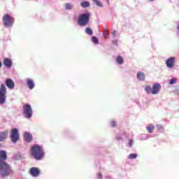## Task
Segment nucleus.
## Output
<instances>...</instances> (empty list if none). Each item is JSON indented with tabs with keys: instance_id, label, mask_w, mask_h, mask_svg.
I'll list each match as a JSON object with an SVG mask.
<instances>
[{
	"instance_id": "4c0bfd02",
	"label": "nucleus",
	"mask_w": 179,
	"mask_h": 179,
	"mask_svg": "<svg viewBox=\"0 0 179 179\" xmlns=\"http://www.w3.org/2000/svg\"><path fill=\"white\" fill-rule=\"evenodd\" d=\"M150 2H153V1H155V0H150Z\"/></svg>"
},
{
	"instance_id": "58836bf2",
	"label": "nucleus",
	"mask_w": 179,
	"mask_h": 179,
	"mask_svg": "<svg viewBox=\"0 0 179 179\" xmlns=\"http://www.w3.org/2000/svg\"><path fill=\"white\" fill-rule=\"evenodd\" d=\"M178 5H179V0H178Z\"/></svg>"
},
{
	"instance_id": "2eb2a0df",
	"label": "nucleus",
	"mask_w": 179,
	"mask_h": 179,
	"mask_svg": "<svg viewBox=\"0 0 179 179\" xmlns=\"http://www.w3.org/2000/svg\"><path fill=\"white\" fill-rule=\"evenodd\" d=\"M24 139L26 142H31L33 141V136L31 133L26 131L24 133Z\"/></svg>"
},
{
	"instance_id": "aec40b11",
	"label": "nucleus",
	"mask_w": 179,
	"mask_h": 179,
	"mask_svg": "<svg viewBox=\"0 0 179 179\" xmlns=\"http://www.w3.org/2000/svg\"><path fill=\"white\" fill-rule=\"evenodd\" d=\"M14 159L15 160H22V159H24V155L22 154L21 152H18L15 155Z\"/></svg>"
},
{
	"instance_id": "dca6fc26",
	"label": "nucleus",
	"mask_w": 179,
	"mask_h": 179,
	"mask_svg": "<svg viewBox=\"0 0 179 179\" xmlns=\"http://www.w3.org/2000/svg\"><path fill=\"white\" fill-rule=\"evenodd\" d=\"M64 8L65 10H73L75 5L73 3L68 2L64 4Z\"/></svg>"
},
{
	"instance_id": "39448f33",
	"label": "nucleus",
	"mask_w": 179,
	"mask_h": 179,
	"mask_svg": "<svg viewBox=\"0 0 179 179\" xmlns=\"http://www.w3.org/2000/svg\"><path fill=\"white\" fill-rule=\"evenodd\" d=\"M23 115L27 120H30L33 117V109L31 108V105L26 103L22 106Z\"/></svg>"
},
{
	"instance_id": "393cba45",
	"label": "nucleus",
	"mask_w": 179,
	"mask_h": 179,
	"mask_svg": "<svg viewBox=\"0 0 179 179\" xmlns=\"http://www.w3.org/2000/svg\"><path fill=\"white\" fill-rule=\"evenodd\" d=\"M138 157V154L136 153H131L128 156L129 160H134V159H136Z\"/></svg>"
},
{
	"instance_id": "a211bd4d",
	"label": "nucleus",
	"mask_w": 179,
	"mask_h": 179,
	"mask_svg": "<svg viewBox=\"0 0 179 179\" xmlns=\"http://www.w3.org/2000/svg\"><path fill=\"white\" fill-rule=\"evenodd\" d=\"M127 136L126 133H121L120 134L116 136V139L118 141V142H121L124 141V139H127Z\"/></svg>"
},
{
	"instance_id": "f704fd0d",
	"label": "nucleus",
	"mask_w": 179,
	"mask_h": 179,
	"mask_svg": "<svg viewBox=\"0 0 179 179\" xmlns=\"http://www.w3.org/2000/svg\"><path fill=\"white\" fill-rule=\"evenodd\" d=\"M112 35L113 36V37H117V31H113L112 32Z\"/></svg>"
},
{
	"instance_id": "0eeeda50",
	"label": "nucleus",
	"mask_w": 179,
	"mask_h": 179,
	"mask_svg": "<svg viewBox=\"0 0 179 179\" xmlns=\"http://www.w3.org/2000/svg\"><path fill=\"white\" fill-rule=\"evenodd\" d=\"M13 18L8 14H6L3 17V24L4 27H12L13 26Z\"/></svg>"
},
{
	"instance_id": "f03ea898",
	"label": "nucleus",
	"mask_w": 179,
	"mask_h": 179,
	"mask_svg": "<svg viewBox=\"0 0 179 179\" xmlns=\"http://www.w3.org/2000/svg\"><path fill=\"white\" fill-rule=\"evenodd\" d=\"M31 156L38 162H41V160H44L45 157V150H44V148L43 145H40L38 144H34L30 150Z\"/></svg>"
},
{
	"instance_id": "20e7f679",
	"label": "nucleus",
	"mask_w": 179,
	"mask_h": 179,
	"mask_svg": "<svg viewBox=\"0 0 179 179\" xmlns=\"http://www.w3.org/2000/svg\"><path fill=\"white\" fill-rule=\"evenodd\" d=\"M144 90L148 94H158L160 92V90H162V85L157 83L153 85L152 87L150 85H146Z\"/></svg>"
},
{
	"instance_id": "f3484780",
	"label": "nucleus",
	"mask_w": 179,
	"mask_h": 179,
	"mask_svg": "<svg viewBox=\"0 0 179 179\" xmlns=\"http://www.w3.org/2000/svg\"><path fill=\"white\" fill-rule=\"evenodd\" d=\"M8 139V130L0 132V142H3Z\"/></svg>"
},
{
	"instance_id": "6ab92c4d",
	"label": "nucleus",
	"mask_w": 179,
	"mask_h": 179,
	"mask_svg": "<svg viewBox=\"0 0 179 179\" xmlns=\"http://www.w3.org/2000/svg\"><path fill=\"white\" fill-rule=\"evenodd\" d=\"M80 6L82 8H84V9H86V8L90 7V2L87 1H83L80 3Z\"/></svg>"
},
{
	"instance_id": "473e14b6",
	"label": "nucleus",
	"mask_w": 179,
	"mask_h": 179,
	"mask_svg": "<svg viewBox=\"0 0 179 179\" xmlns=\"http://www.w3.org/2000/svg\"><path fill=\"white\" fill-rule=\"evenodd\" d=\"M115 125H117V122L115 120L110 122V127H115Z\"/></svg>"
},
{
	"instance_id": "423d86ee",
	"label": "nucleus",
	"mask_w": 179,
	"mask_h": 179,
	"mask_svg": "<svg viewBox=\"0 0 179 179\" xmlns=\"http://www.w3.org/2000/svg\"><path fill=\"white\" fill-rule=\"evenodd\" d=\"M6 85L5 84H1L0 85V104H5L6 103Z\"/></svg>"
},
{
	"instance_id": "1a4fd4ad",
	"label": "nucleus",
	"mask_w": 179,
	"mask_h": 179,
	"mask_svg": "<svg viewBox=\"0 0 179 179\" xmlns=\"http://www.w3.org/2000/svg\"><path fill=\"white\" fill-rule=\"evenodd\" d=\"M165 64L169 69H173V68L176 66V57H171L168 58L165 62Z\"/></svg>"
},
{
	"instance_id": "f8f14e48",
	"label": "nucleus",
	"mask_w": 179,
	"mask_h": 179,
	"mask_svg": "<svg viewBox=\"0 0 179 179\" xmlns=\"http://www.w3.org/2000/svg\"><path fill=\"white\" fill-rule=\"evenodd\" d=\"M26 83L29 90H33V89L36 87V83H34V80H33L31 78H27Z\"/></svg>"
},
{
	"instance_id": "f257e3e1",
	"label": "nucleus",
	"mask_w": 179,
	"mask_h": 179,
	"mask_svg": "<svg viewBox=\"0 0 179 179\" xmlns=\"http://www.w3.org/2000/svg\"><path fill=\"white\" fill-rule=\"evenodd\" d=\"M8 159L6 151L0 150V178H6L13 173L12 167L9 166L5 161Z\"/></svg>"
},
{
	"instance_id": "5701e85b",
	"label": "nucleus",
	"mask_w": 179,
	"mask_h": 179,
	"mask_svg": "<svg viewBox=\"0 0 179 179\" xmlns=\"http://www.w3.org/2000/svg\"><path fill=\"white\" fill-rule=\"evenodd\" d=\"M85 32L88 36H92L93 35V29H92V28H90V27L85 28Z\"/></svg>"
},
{
	"instance_id": "72a5a7b5",
	"label": "nucleus",
	"mask_w": 179,
	"mask_h": 179,
	"mask_svg": "<svg viewBox=\"0 0 179 179\" xmlns=\"http://www.w3.org/2000/svg\"><path fill=\"white\" fill-rule=\"evenodd\" d=\"M157 128L158 129H163V126L162 124H157Z\"/></svg>"
},
{
	"instance_id": "4468645a",
	"label": "nucleus",
	"mask_w": 179,
	"mask_h": 179,
	"mask_svg": "<svg viewBox=\"0 0 179 179\" xmlns=\"http://www.w3.org/2000/svg\"><path fill=\"white\" fill-rule=\"evenodd\" d=\"M136 78L140 82H144L145 79H146V75L143 71H138Z\"/></svg>"
},
{
	"instance_id": "c9c22d12",
	"label": "nucleus",
	"mask_w": 179,
	"mask_h": 179,
	"mask_svg": "<svg viewBox=\"0 0 179 179\" xmlns=\"http://www.w3.org/2000/svg\"><path fill=\"white\" fill-rule=\"evenodd\" d=\"M176 33H177V35L179 37V24H178V27H177V31H176Z\"/></svg>"
},
{
	"instance_id": "412c9836",
	"label": "nucleus",
	"mask_w": 179,
	"mask_h": 179,
	"mask_svg": "<svg viewBox=\"0 0 179 179\" xmlns=\"http://www.w3.org/2000/svg\"><path fill=\"white\" fill-rule=\"evenodd\" d=\"M147 131H148V134H153V131H155V126L153 124L148 125Z\"/></svg>"
},
{
	"instance_id": "c85d7f7f",
	"label": "nucleus",
	"mask_w": 179,
	"mask_h": 179,
	"mask_svg": "<svg viewBox=\"0 0 179 179\" xmlns=\"http://www.w3.org/2000/svg\"><path fill=\"white\" fill-rule=\"evenodd\" d=\"M177 83V78H171L169 80V85H176Z\"/></svg>"
},
{
	"instance_id": "a878e982",
	"label": "nucleus",
	"mask_w": 179,
	"mask_h": 179,
	"mask_svg": "<svg viewBox=\"0 0 179 179\" xmlns=\"http://www.w3.org/2000/svg\"><path fill=\"white\" fill-rule=\"evenodd\" d=\"M147 139H149V135L141 134V136L140 137V141H147Z\"/></svg>"
},
{
	"instance_id": "4be33fe9",
	"label": "nucleus",
	"mask_w": 179,
	"mask_h": 179,
	"mask_svg": "<svg viewBox=\"0 0 179 179\" xmlns=\"http://www.w3.org/2000/svg\"><path fill=\"white\" fill-rule=\"evenodd\" d=\"M116 62L119 65H122V64H124V59L121 56H117L116 58Z\"/></svg>"
},
{
	"instance_id": "c756f323",
	"label": "nucleus",
	"mask_w": 179,
	"mask_h": 179,
	"mask_svg": "<svg viewBox=\"0 0 179 179\" xmlns=\"http://www.w3.org/2000/svg\"><path fill=\"white\" fill-rule=\"evenodd\" d=\"M108 34H110V31L108 29H104L103 32V37H108Z\"/></svg>"
},
{
	"instance_id": "7ed1b4c3",
	"label": "nucleus",
	"mask_w": 179,
	"mask_h": 179,
	"mask_svg": "<svg viewBox=\"0 0 179 179\" xmlns=\"http://www.w3.org/2000/svg\"><path fill=\"white\" fill-rule=\"evenodd\" d=\"M90 13H83L78 15L77 24L80 27H86L90 22Z\"/></svg>"
},
{
	"instance_id": "b1692460",
	"label": "nucleus",
	"mask_w": 179,
	"mask_h": 179,
	"mask_svg": "<svg viewBox=\"0 0 179 179\" xmlns=\"http://www.w3.org/2000/svg\"><path fill=\"white\" fill-rule=\"evenodd\" d=\"M92 1L95 3V5H96V6H98L99 8H103V3H101V1H100L99 0H92Z\"/></svg>"
},
{
	"instance_id": "9b49d317",
	"label": "nucleus",
	"mask_w": 179,
	"mask_h": 179,
	"mask_svg": "<svg viewBox=\"0 0 179 179\" xmlns=\"http://www.w3.org/2000/svg\"><path fill=\"white\" fill-rule=\"evenodd\" d=\"M3 64L6 68H8V69H10L12 68V66L13 65V62H12V59L10 58L6 57L3 59Z\"/></svg>"
},
{
	"instance_id": "9d476101",
	"label": "nucleus",
	"mask_w": 179,
	"mask_h": 179,
	"mask_svg": "<svg viewBox=\"0 0 179 179\" xmlns=\"http://www.w3.org/2000/svg\"><path fill=\"white\" fill-rule=\"evenodd\" d=\"M41 173L40 169L37 167H31L29 170V173L31 174V177L36 178L38 177Z\"/></svg>"
},
{
	"instance_id": "e433bc0d",
	"label": "nucleus",
	"mask_w": 179,
	"mask_h": 179,
	"mask_svg": "<svg viewBox=\"0 0 179 179\" xmlns=\"http://www.w3.org/2000/svg\"><path fill=\"white\" fill-rule=\"evenodd\" d=\"M0 68H2V62L0 61Z\"/></svg>"
},
{
	"instance_id": "7c9ffc66",
	"label": "nucleus",
	"mask_w": 179,
	"mask_h": 179,
	"mask_svg": "<svg viewBox=\"0 0 179 179\" xmlns=\"http://www.w3.org/2000/svg\"><path fill=\"white\" fill-rule=\"evenodd\" d=\"M96 178H97L98 179H103V174H102L101 172L98 173L96 174Z\"/></svg>"
},
{
	"instance_id": "ddd939ff",
	"label": "nucleus",
	"mask_w": 179,
	"mask_h": 179,
	"mask_svg": "<svg viewBox=\"0 0 179 179\" xmlns=\"http://www.w3.org/2000/svg\"><path fill=\"white\" fill-rule=\"evenodd\" d=\"M5 83H6V86H7L8 89L15 88V82H13V80L10 78H7L5 81Z\"/></svg>"
},
{
	"instance_id": "cd10ccee",
	"label": "nucleus",
	"mask_w": 179,
	"mask_h": 179,
	"mask_svg": "<svg viewBox=\"0 0 179 179\" xmlns=\"http://www.w3.org/2000/svg\"><path fill=\"white\" fill-rule=\"evenodd\" d=\"M134 146V139H129L127 143V148H132Z\"/></svg>"
},
{
	"instance_id": "bb28decb",
	"label": "nucleus",
	"mask_w": 179,
	"mask_h": 179,
	"mask_svg": "<svg viewBox=\"0 0 179 179\" xmlns=\"http://www.w3.org/2000/svg\"><path fill=\"white\" fill-rule=\"evenodd\" d=\"M92 41L94 43V44H99V38H97L96 36L92 37Z\"/></svg>"
},
{
	"instance_id": "2f4dec72",
	"label": "nucleus",
	"mask_w": 179,
	"mask_h": 179,
	"mask_svg": "<svg viewBox=\"0 0 179 179\" xmlns=\"http://www.w3.org/2000/svg\"><path fill=\"white\" fill-rule=\"evenodd\" d=\"M112 44H113V45H115V47H117V45H118V41H117V40H113V41H112Z\"/></svg>"
},
{
	"instance_id": "6e6552de",
	"label": "nucleus",
	"mask_w": 179,
	"mask_h": 179,
	"mask_svg": "<svg viewBox=\"0 0 179 179\" xmlns=\"http://www.w3.org/2000/svg\"><path fill=\"white\" fill-rule=\"evenodd\" d=\"M10 138L13 143H16V142L19 141L20 136H19V129H17V128H13L11 129Z\"/></svg>"
}]
</instances>
